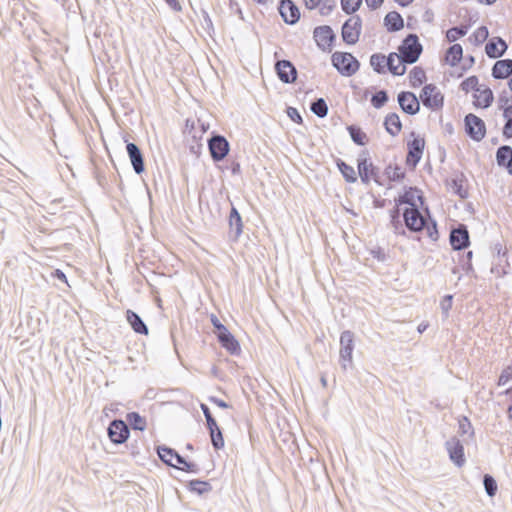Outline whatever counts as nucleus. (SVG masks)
<instances>
[{
    "mask_svg": "<svg viewBox=\"0 0 512 512\" xmlns=\"http://www.w3.org/2000/svg\"><path fill=\"white\" fill-rule=\"evenodd\" d=\"M502 134L505 139L512 138V120L509 122H505L502 129Z\"/></svg>",
    "mask_w": 512,
    "mask_h": 512,
    "instance_id": "obj_57",
    "label": "nucleus"
},
{
    "mask_svg": "<svg viewBox=\"0 0 512 512\" xmlns=\"http://www.w3.org/2000/svg\"><path fill=\"white\" fill-rule=\"evenodd\" d=\"M365 2L370 9L375 10L382 5L384 0H365Z\"/></svg>",
    "mask_w": 512,
    "mask_h": 512,
    "instance_id": "obj_61",
    "label": "nucleus"
},
{
    "mask_svg": "<svg viewBox=\"0 0 512 512\" xmlns=\"http://www.w3.org/2000/svg\"><path fill=\"white\" fill-rule=\"evenodd\" d=\"M287 115L288 117L295 123L297 124H302L303 123V119H302V116L300 115L299 111L294 108V107H287Z\"/></svg>",
    "mask_w": 512,
    "mask_h": 512,
    "instance_id": "obj_55",
    "label": "nucleus"
},
{
    "mask_svg": "<svg viewBox=\"0 0 512 512\" xmlns=\"http://www.w3.org/2000/svg\"><path fill=\"white\" fill-rule=\"evenodd\" d=\"M473 97L475 98L473 102L474 106L484 109L490 107L494 100L493 92L487 86L480 87V90L474 93Z\"/></svg>",
    "mask_w": 512,
    "mask_h": 512,
    "instance_id": "obj_23",
    "label": "nucleus"
},
{
    "mask_svg": "<svg viewBox=\"0 0 512 512\" xmlns=\"http://www.w3.org/2000/svg\"><path fill=\"white\" fill-rule=\"evenodd\" d=\"M465 133L474 141H481L486 135L485 122L473 113L464 117Z\"/></svg>",
    "mask_w": 512,
    "mask_h": 512,
    "instance_id": "obj_6",
    "label": "nucleus"
},
{
    "mask_svg": "<svg viewBox=\"0 0 512 512\" xmlns=\"http://www.w3.org/2000/svg\"><path fill=\"white\" fill-rule=\"evenodd\" d=\"M319 6V12L321 15H329L336 7V0H322Z\"/></svg>",
    "mask_w": 512,
    "mask_h": 512,
    "instance_id": "obj_52",
    "label": "nucleus"
},
{
    "mask_svg": "<svg viewBox=\"0 0 512 512\" xmlns=\"http://www.w3.org/2000/svg\"><path fill=\"white\" fill-rule=\"evenodd\" d=\"M510 381H512V366H508L502 371L498 379V385L505 386Z\"/></svg>",
    "mask_w": 512,
    "mask_h": 512,
    "instance_id": "obj_54",
    "label": "nucleus"
},
{
    "mask_svg": "<svg viewBox=\"0 0 512 512\" xmlns=\"http://www.w3.org/2000/svg\"><path fill=\"white\" fill-rule=\"evenodd\" d=\"M450 245L453 250L460 251L470 245L469 231L465 224H459L453 228L449 235Z\"/></svg>",
    "mask_w": 512,
    "mask_h": 512,
    "instance_id": "obj_13",
    "label": "nucleus"
},
{
    "mask_svg": "<svg viewBox=\"0 0 512 512\" xmlns=\"http://www.w3.org/2000/svg\"><path fill=\"white\" fill-rule=\"evenodd\" d=\"M228 224H229V238L232 241H237L243 232V222H242V217H241L239 211L233 205L231 206V210H230V214H229V218H228Z\"/></svg>",
    "mask_w": 512,
    "mask_h": 512,
    "instance_id": "obj_20",
    "label": "nucleus"
},
{
    "mask_svg": "<svg viewBox=\"0 0 512 512\" xmlns=\"http://www.w3.org/2000/svg\"><path fill=\"white\" fill-rule=\"evenodd\" d=\"M384 26L388 32H398L404 27V19L397 11H390L384 17Z\"/></svg>",
    "mask_w": 512,
    "mask_h": 512,
    "instance_id": "obj_26",
    "label": "nucleus"
},
{
    "mask_svg": "<svg viewBox=\"0 0 512 512\" xmlns=\"http://www.w3.org/2000/svg\"><path fill=\"white\" fill-rule=\"evenodd\" d=\"M469 26L467 25H460V26H454L447 30L446 32V39L449 42H455L459 38L465 36L468 32Z\"/></svg>",
    "mask_w": 512,
    "mask_h": 512,
    "instance_id": "obj_42",
    "label": "nucleus"
},
{
    "mask_svg": "<svg viewBox=\"0 0 512 512\" xmlns=\"http://www.w3.org/2000/svg\"><path fill=\"white\" fill-rule=\"evenodd\" d=\"M126 419L134 430L144 431L146 429V419L142 417L138 412H129Z\"/></svg>",
    "mask_w": 512,
    "mask_h": 512,
    "instance_id": "obj_37",
    "label": "nucleus"
},
{
    "mask_svg": "<svg viewBox=\"0 0 512 512\" xmlns=\"http://www.w3.org/2000/svg\"><path fill=\"white\" fill-rule=\"evenodd\" d=\"M458 433L460 436L464 437L465 435H468L470 438H473L474 436V429L473 426L466 416H462L458 420Z\"/></svg>",
    "mask_w": 512,
    "mask_h": 512,
    "instance_id": "obj_43",
    "label": "nucleus"
},
{
    "mask_svg": "<svg viewBox=\"0 0 512 512\" xmlns=\"http://www.w3.org/2000/svg\"><path fill=\"white\" fill-rule=\"evenodd\" d=\"M384 126L391 136H396L402 129V123L398 114L389 113L384 119Z\"/></svg>",
    "mask_w": 512,
    "mask_h": 512,
    "instance_id": "obj_30",
    "label": "nucleus"
},
{
    "mask_svg": "<svg viewBox=\"0 0 512 512\" xmlns=\"http://www.w3.org/2000/svg\"><path fill=\"white\" fill-rule=\"evenodd\" d=\"M452 302H453V295H451V294L445 295L440 302V308H441L442 313L445 318H447L449 315V311L452 308Z\"/></svg>",
    "mask_w": 512,
    "mask_h": 512,
    "instance_id": "obj_53",
    "label": "nucleus"
},
{
    "mask_svg": "<svg viewBox=\"0 0 512 512\" xmlns=\"http://www.w3.org/2000/svg\"><path fill=\"white\" fill-rule=\"evenodd\" d=\"M208 148L213 161L223 160L229 153L230 146L227 139L222 135H213L208 140Z\"/></svg>",
    "mask_w": 512,
    "mask_h": 512,
    "instance_id": "obj_12",
    "label": "nucleus"
},
{
    "mask_svg": "<svg viewBox=\"0 0 512 512\" xmlns=\"http://www.w3.org/2000/svg\"><path fill=\"white\" fill-rule=\"evenodd\" d=\"M166 3L174 10V11H181L182 7L178 0H165Z\"/></svg>",
    "mask_w": 512,
    "mask_h": 512,
    "instance_id": "obj_64",
    "label": "nucleus"
},
{
    "mask_svg": "<svg viewBox=\"0 0 512 512\" xmlns=\"http://www.w3.org/2000/svg\"><path fill=\"white\" fill-rule=\"evenodd\" d=\"M322 0H304L305 6L309 10H313L320 5Z\"/></svg>",
    "mask_w": 512,
    "mask_h": 512,
    "instance_id": "obj_63",
    "label": "nucleus"
},
{
    "mask_svg": "<svg viewBox=\"0 0 512 512\" xmlns=\"http://www.w3.org/2000/svg\"><path fill=\"white\" fill-rule=\"evenodd\" d=\"M332 66L344 77L353 76L360 68V62L349 52L336 51L331 56Z\"/></svg>",
    "mask_w": 512,
    "mask_h": 512,
    "instance_id": "obj_2",
    "label": "nucleus"
},
{
    "mask_svg": "<svg viewBox=\"0 0 512 512\" xmlns=\"http://www.w3.org/2000/svg\"><path fill=\"white\" fill-rule=\"evenodd\" d=\"M157 454L161 461L173 468L177 467V464H174L173 460L177 462V456H181L176 450L167 446H158Z\"/></svg>",
    "mask_w": 512,
    "mask_h": 512,
    "instance_id": "obj_29",
    "label": "nucleus"
},
{
    "mask_svg": "<svg viewBox=\"0 0 512 512\" xmlns=\"http://www.w3.org/2000/svg\"><path fill=\"white\" fill-rule=\"evenodd\" d=\"M423 51V46L416 34H408L398 46V60L400 64H414L418 61Z\"/></svg>",
    "mask_w": 512,
    "mask_h": 512,
    "instance_id": "obj_1",
    "label": "nucleus"
},
{
    "mask_svg": "<svg viewBox=\"0 0 512 512\" xmlns=\"http://www.w3.org/2000/svg\"><path fill=\"white\" fill-rule=\"evenodd\" d=\"M208 400H209L211 403H213V404L217 405L218 407H220V408H222V409H227V408H229V407H230V406H229V404H228L227 402H225L224 400L219 399V398H217V397H215V396H210V397L208 398Z\"/></svg>",
    "mask_w": 512,
    "mask_h": 512,
    "instance_id": "obj_58",
    "label": "nucleus"
},
{
    "mask_svg": "<svg viewBox=\"0 0 512 512\" xmlns=\"http://www.w3.org/2000/svg\"><path fill=\"white\" fill-rule=\"evenodd\" d=\"M402 216L403 226L410 232L418 233L424 230L426 225L425 216L422 215L419 208H405Z\"/></svg>",
    "mask_w": 512,
    "mask_h": 512,
    "instance_id": "obj_9",
    "label": "nucleus"
},
{
    "mask_svg": "<svg viewBox=\"0 0 512 512\" xmlns=\"http://www.w3.org/2000/svg\"><path fill=\"white\" fill-rule=\"evenodd\" d=\"M211 444L215 450H220L224 447L223 433L220 428L213 432H209Z\"/></svg>",
    "mask_w": 512,
    "mask_h": 512,
    "instance_id": "obj_50",
    "label": "nucleus"
},
{
    "mask_svg": "<svg viewBox=\"0 0 512 512\" xmlns=\"http://www.w3.org/2000/svg\"><path fill=\"white\" fill-rule=\"evenodd\" d=\"M336 165L346 182L355 183L357 181V175L352 166L339 158L336 160Z\"/></svg>",
    "mask_w": 512,
    "mask_h": 512,
    "instance_id": "obj_35",
    "label": "nucleus"
},
{
    "mask_svg": "<svg viewBox=\"0 0 512 512\" xmlns=\"http://www.w3.org/2000/svg\"><path fill=\"white\" fill-rule=\"evenodd\" d=\"M362 29V19L355 15L347 19L341 28L342 40L348 45H354L358 42Z\"/></svg>",
    "mask_w": 512,
    "mask_h": 512,
    "instance_id": "obj_4",
    "label": "nucleus"
},
{
    "mask_svg": "<svg viewBox=\"0 0 512 512\" xmlns=\"http://www.w3.org/2000/svg\"><path fill=\"white\" fill-rule=\"evenodd\" d=\"M414 192H418V189L409 188L408 190H405L403 194H400L397 198H395V204L399 207L403 204H407V208H418Z\"/></svg>",
    "mask_w": 512,
    "mask_h": 512,
    "instance_id": "obj_33",
    "label": "nucleus"
},
{
    "mask_svg": "<svg viewBox=\"0 0 512 512\" xmlns=\"http://www.w3.org/2000/svg\"><path fill=\"white\" fill-rule=\"evenodd\" d=\"M177 469L188 473H198L199 467L193 462H188L183 456H177Z\"/></svg>",
    "mask_w": 512,
    "mask_h": 512,
    "instance_id": "obj_48",
    "label": "nucleus"
},
{
    "mask_svg": "<svg viewBox=\"0 0 512 512\" xmlns=\"http://www.w3.org/2000/svg\"><path fill=\"white\" fill-rule=\"evenodd\" d=\"M503 117L506 122L512 121V105L503 108Z\"/></svg>",
    "mask_w": 512,
    "mask_h": 512,
    "instance_id": "obj_62",
    "label": "nucleus"
},
{
    "mask_svg": "<svg viewBox=\"0 0 512 512\" xmlns=\"http://www.w3.org/2000/svg\"><path fill=\"white\" fill-rule=\"evenodd\" d=\"M386 56L382 53H374L370 56V65L378 74L385 73Z\"/></svg>",
    "mask_w": 512,
    "mask_h": 512,
    "instance_id": "obj_41",
    "label": "nucleus"
},
{
    "mask_svg": "<svg viewBox=\"0 0 512 512\" xmlns=\"http://www.w3.org/2000/svg\"><path fill=\"white\" fill-rule=\"evenodd\" d=\"M488 36H489V31L486 26H480L472 34V37L474 38V41L476 44H482L484 41L487 40Z\"/></svg>",
    "mask_w": 512,
    "mask_h": 512,
    "instance_id": "obj_51",
    "label": "nucleus"
},
{
    "mask_svg": "<svg viewBox=\"0 0 512 512\" xmlns=\"http://www.w3.org/2000/svg\"><path fill=\"white\" fill-rule=\"evenodd\" d=\"M206 423H207V429L209 432H213V431L217 430V428H220L216 422V419L213 416L206 418Z\"/></svg>",
    "mask_w": 512,
    "mask_h": 512,
    "instance_id": "obj_60",
    "label": "nucleus"
},
{
    "mask_svg": "<svg viewBox=\"0 0 512 512\" xmlns=\"http://www.w3.org/2000/svg\"><path fill=\"white\" fill-rule=\"evenodd\" d=\"M496 162L499 166L507 168L509 174L512 175V147L502 145L496 151Z\"/></svg>",
    "mask_w": 512,
    "mask_h": 512,
    "instance_id": "obj_24",
    "label": "nucleus"
},
{
    "mask_svg": "<svg viewBox=\"0 0 512 512\" xmlns=\"http://www.w3.org/2000/svg\"><path fill=\"white\" fill-rule=\"evenodd\" d=\"M347 131L351 137V140L359 146H365L368 143L367 134L357 125L347 126Z\"/></svg>",
    "mask_w": 512,
    "mask_h": 512,
    "instance_id": "obj_34",
    "label": "nucleus"
},
{
    "mask_svg": "<svg viewBox=\"0 0 512 512\" xmlns=\"http://www.w3.org/2000/svg\"><path fill=\"white\" fill-rule=\"evenodd\" d=\"M389 100V96L386 90L382 89L374 93L371 97V105L376 108H382Z\"/></svg>",
    "mask_w": 512,
    "mask_h": 512,
    "instance_id": "obj_46",
    "label": "nucleus"
},
{
    "mask_svg": "<svg viewBox=\"0 0 512 512\" xmlns=\"http://www.w3.org/2000/svg\"><path fill=\"white\" fill-rule=\"evenodd\" d=\"M450 460L457 466L462 467L465 462L464 446L457 437H452L445 443Z\"/></svg>",
    "mask_w": 512,
    "mask_h": 512,
    "instance_id": "obj_14",
    "label": "nucleus"
},
{
    "mask_svg": "<svg viewBox=\"0 0 512 512\" xmlns=\"http://www.w3.org/2000/svg\"><path fill=\"white\" fill-rule=\"evenodd\" d=\"M226 169H229L233 175L241 174V166L240 163L233 160L229 166H226Z\"/></svg>",
    "mask_w": 512,
    "mask_h": 512,
    "instance_id": "obj_59",
    "label": "nucleus"
},
{
    "mask_svg": "<svg viewBox=\"0 0 512 512\" xmlns=\"http://www.w3.org/2000/svg\"><path fill=\"white\" fill-rule=\"evenodd\" d=\"M429 213V211H427ZM425 227L424 230H426L428 237L432 241H437L439 238V233L437 229V222L430 217V214H428V217H425Z\"/></svg>",
    "mask_w": 512,
    "mask_h": 512,
    "instance_id": "obj_44",
    "label": "nucleus"
},
{
    "mask_svg": "<svg viewBox=\"0 0 512 512\" xmlns=\"http://www.w3.org/2000/svg\"><path fill=\"white\" fill-rule=\"evenodd\" d=\"M310 109L319 118H324L328 114V105L323 98H317L312 101Z\"/></svg>",
    "mask_w": 512,
    "mask_h": 512,
    "instance_id": "obj_40",
    "label": "nucleus"
},
{
    "mask_svg": "<svg viewBox=\"0 0 512 512\" xmlns=\"http://www.w3.org/2000/svg\"><path fill=\"white\" fill-rule=\"evenodd\" d=\"M188 490L197 495L209 493L212 490V485L208 481L194 479L188 482Z\"/></svg>",
    "mask_w": 512,
    "mask_h": 512,
    "instance_id": "obj_36",
    "label": "nucleus"
},
{
    "mask_svg": "<svg viewBox=\"0 0 512 512\" xmlns=\"http://www.w3.org/2000/svg\"><path fill=\"white\" fill-rule=\"evenodd\" d=\"M126 151L134 172L138 175L143 173L145 171V164L141 149L135 143H127Z\"/></svg>",
    "mask_w": 512,
    "mask_h": 512,
    "instance_id": "obj_19",
    "label": "nucleus"
},
{
    "mask_svg": "<svg viewBox=\"0 0 512 512\" xmlns=\"http://www.w3.org/2000/svg\"><path fill=\"white\" fill-rule=\"evenodd\" d=\"M211 323L213 325V327L215 328V334L217 335V333H222L223 331H225L227 328L226 326H224L220 320L215 316V315H211Z\"/></svg>",
    "mask_w": 512,
    "mask_h": 512,
    "instance_id": "obj_56",
    "label": "nucleus"
},
{
    "mask_svg": "<svg viewBox=\"0 0 512 512\" xmlns=\"http://www.w3.org/2000/svg\"><path fill=\"white\" fill-rule=\"evenodd\" d=\"M385 175L390 181L399 182L405 177V172L402 167L395 164H389L384 171Z\"/></svg>",
    "mask_w": 512,
    "mask_h": 512,
    "instance_id": "obj_39",
    "label": "nucleus"
},
{
    "mask_svg": "<svg viewBox=\"0 0 512 512\" xmlns=\"http://www.w3.org/2000/svg\"><path fill=\"white\" fill-rule=\"evenodd\" d=\"M126 320L137 334L147 335L149 330L142 318L133 310L128 309L126 311Z\"/></svg>",
    "mask_w": 512,
    "mask_h": 512,
    "instance_id": "obj_25",
    "label": "nucleus"
},
{
    "mask_svg": "<svg viewBox=\"0 0 512 512\" xmlns=\"http://www.w3.org/2000/svg\"><path fill=\"white\" fill-rule=\"evenodd\" d=\"M341 8L347 15L355 13L361 6L362 0H341Z\"/></svg>",
    "mask_w": 512,
    "mask_h": 512,
    "instance_id": "obj_49",
    "label": "nucleus"
},
{
    "mask_svg": "<svg viewBox=\"0 0 512 512\" xmlns=\"http://www.w3.org/2000/svg\"><path fill=\"white\" fill-rule=\"evenodd\" d=\"M483 485L488 496L493 497L496 495L498 485L493 476L490 474H485L483 476Z\"/></svg>",
    "mask_w": 512,
    "mask_h": 512,
    "instance_id": "obj_47",
    "label": "nucleus"
},
{
    "mask_svg": "<svg viewBox=\"0 0 512 512\" xmlns=\"http://www.w3.org/2000/svg\"><path fill=\"white\" fill-rule=\"evenodd\" d=\"M409 79L413 88L419 87L426 81V73L423 68L415 66L409 73Z\"/></svg>",
    "mask_w": 512,
    "mask_h": 512,
    "instance_id": "obj_38",
    "label": "nucleus"
},
{
    "mask_svg": "<svg viewBox=\"0 0 512 512\" xmlns=\"http://www.w3.org/2000/svg\"><path fill=\"white\" fill-rule=\"evenodd\" d=\"M491 74L498 80L512 76V59L497 60L492 67Z\"/></svg>",
    "mask_w": 512,
    "mask_h": 512,
    "instance_id": "obj_22",
    "label": "nucleus"
},
{
    "mask_svg": "<svg viewBox=\"0 0 512 512\" xmlns=\"http://www.w3.org/2000/svg\"><path fill=\"white\" fill-rule=\"evenodd\" d=\"M422 104L431 110H439L444 105V95L435 84H426L420 93Z\"/></svg>",
    "mask_w": 512,
    "mask_h": 512,
    "instance_id": "obj_3",
    "label": "nucleus"
},
{
    "mask_svg": "<svg viewBox=\"0 0 512 512\" xmlns=\"http://www.w3.org/2000/svg\"><path fill=\"white\" fill-rule=\"evenodd\" d=\"M217 339L221 346L231 355H238L241 351L240 344L234 335L226 329L222 333H217Z\"/></svg>",
    "mask_w": 512,
    "mask_h": 512,
    "instance_id": "obj_21",
    "label": "nucleus"
},
{
    "mask_svg": "<svg viewBox=\"0 0 512 512\" xmlns=\"http://www.w3.org/2000/svg\"><path fill=\"white\" fill-rule=\"evenodd\" d=\"M367 155L368 151L364 150L357 159V167L360 179L364 184H368L371 179H373L376 183L380 184L378 179L379 170L371 162V160L366 157Z\"/></svg>",
    "mask_w": 512,
    "mask_h": 512,
    "instance_id": "obj_5",
    "label": "nucleus"
},
{
    "mask_svg": "<svg viewBox=\"0 0 512 512\" xmlns=\"http://www.w3.org/2000/svg\"><path fill=\"white\" fill-rule=\"evenodd\" d=\"M354 350V334L346 330L340 336V365L343 370L352 366V352Z\"/></svg>",
    "mask_w": 512,
    "mask_h": 512,
    "instance_id": "obj_7",
    "label": "nucleus"
},
{
    "mask_svg": "<svg viewBox=\"0 0 512 512\" xmlns=\"http://www.w3.org/2000/svg\"><path fill=\"white\" fill-rule=\"evenodd\" d=\"M411 136L414 138L407 143L406 165L414 169L422 158L425 147V140L419 136H416L415 132H412Z\"/></svg>",
    "mask_w": 512,
    "mask_h": 512,
    "instance_id": "obj_8",
    "label": "nucleus"
},
{
    "mask_svg": "<svg viewBox=\"0 0 512 512\" xmlns=\"http://www.w3.org/2000/svg\"><path fill=\"white\" fill-rule=\"evenodd\" d=\"M399 54L395 52H391L386 56L385 60V68H387L390 73L395 76H402L406 73L405 64L395 65V60L398 59Z\"/></svg>",
    "mask_w": 512,
    "mask_h": 512,
    "instance_id": "obj_32",
    "label": "nucleus"
},
{
    "mask_svg": "<svg viewBox=\"0 0 512 512\" xmlns=\"http://www.w3.org/2000/svg\"><path fill=\"white\" fill-rule=\"evenodd\" d=\"M279 13L286 24L294 25L300 19V11L292 0H280Z\"/></svg>",
    "mask_w": 512,
    "mask_h": 512,
    "instance_id": "obj_17",
    "label": "nucleus"
},
{
    "mask_svg": "<svg viewBox=\"0 0 512 512\" xmlns=\"http://www.w3.org/2000/svg\"><path fill=\"white\" fill-rule=\"evenodd\" d=\"M400 216V208L395 204V207L390 210V226L396 235L406 236V229L403 226Z\"/></svg>",
    "mask_w": 512,
    "mask_h": 512,
    "instance_id": "obj_28",
    "label": "nucleus"
},
{
    "mask_svg": "<svg viewBox=\"0 0 512 512\" xmlns=\"http://www.w3.org/2000/svg\"><path fill=\"white\" fill-rule=\"evenodd\" d=\"M278 78L286 84L294 83L297 79V69L290 60H278L275 63Z\"/></svg>",
    "mask_w": 512,
    "mask_h": 512,
    "instance_id": "obj_15",
    "label": "nucleus"
},
{
    "mask_svg": "<svg viewBox=\"0 0 512 512\" xmlns=\"http://www.w3.org/2000/svg\"><path fill=\"white\" fill-rule=\"evenodd\" d=\"M313 37L318 48L324 52H330L332 50L333 42L336 39L333 29L328 25L316 27L313 32Z\"/></svg>",
    "mask_w": 512,
    "mask_h": 512,
    "instance_id": "obj_11",
    "label": "nucleus"
},
{
    "mask_svg": "<svg viewBox=\"0 0 512 512\" xmlns=\"http://www.w3.org/2000/svg\"><path fill=\"white\" fill-rule=\"evenodd\" d=\"M463 57V48L460 44H453L451 45L445 54L446 62L450 66H456L460 63L461 59Z\"/></svg>",
    "mask_w": 512,
    "mask_h": 512,
    "instance_id": "obj_31",
    "label": "nucleus"
},
{
    "mask_svg": "<svg viewBox=\"0 0 512 512\" xmlns=\"http://www.w3.org/2000/svg\"><path fill=\"white\" fill-rule=\"evenodd\" d=\"M480 87H482V85H479L478 77L475 75L469 76L460 84V89L465 93H468L471 90L475 91L476 93L480 90Z\"/></svg>",
    "mask_w": 512,
    "mask_h": 512,
    "instance_id": "obj_45",
    "label": "nucleus"
},
{
    "mask_svg": "<svg viewBox=\"0 0 512 512\" xmlns=\"http://www.w3.org/2000/svg\"><path fill=\"white\" fill-rule=\"evenodd\" d=\"M401 110L408 115H415L420 110V102L413 92L402 91L397 96Z\"/></svg>",
    "mask_w": 512,
    "mask_h": 512,
    "instance_id": "obj_16",
    "label": "nucleus"
},
{
    "mask_svg": "<svg viewBox=\"0 0 512 512\" xmlns=\"http://www.w3.org/2000/svg\"><path fill=\"white\" fill-rule=\"evenodd\" d=\"M107 434L112 443L119 445L128 440L130 429L125 421L114 419L108 426Z\"/></svg>",
    "mask_w": 512,
    "mask_h": 512,
    "instance_id": "obj_10",
    "label": "nucleus"
},
{
    "mask_svg": "<svg viewBox=\"0 0 512 512\" xmlns=\"http://www.w3.org/2000/svg\"><path fill=\"white\" fill-rule=\"evenodd\" d=\"M507 49L508 44L499 36L490 38L485 45V53L490 59L502 57Z\"/></svg>",
    "mask_w": 512,
    "mask_h": 512,
    "instance_id": "obj_18",
    "label": "nucleus"
},
{
    "mask_svg": "<svg viewBox=\"0 0 512 512\" xmlns=\"http://www.w3.org/2000/svg\"><path fill=\"white\" fill-rule=\"evenodd\" d=\"M465 181V175L463 173H459L455 177H453L448 183L451 191L457 196H459L461 199H466L468 197V191L464 187Z\"/></svg>",
    "mask_w": 512,
    "mask_h": 512,
    "instance_id": "obj_27",
    "label": "nucleus"
}]
</instances>
